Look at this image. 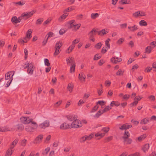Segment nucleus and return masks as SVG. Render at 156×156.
Masks as SVG:
<instances>
[{
  "label": "nucleus",
  "mask_w": 156,
  "mask_h": 156,
  "mask_svg": "<svg viewBox=\"0 0 156 156\" xmlns=\"http://www.w3.org/2000/svg\"><path fill=\"white\" fill-rule=\"evenodd\" d=\"M35 11L32 10L28 12H26L23 13L21 16L17 18L16 16L12 17L11 19V21L13 23H17L20 22L22 20H26L32 16L35 13Z\"/></svg>",
  "instance_id": "obj_1"
},
{
  "label": "nucleus",
  "mask_w": 156,
  "mask_h": 156,
  "mask_svg": "<svg viewBox=\"0 0 156 156\" xmlns=\"http://www.w3.org/2000/svg\"><path fill=\"white\" fill-rule=\"evenodd\" d=\"M82 126V123L80 120H77L76 119L72 122L71 124V128H77L80 127Z\"/></svg>",
  "instance_id": "obj_2"
},
{
  "label": "nucleus",
  "mask_w": 156,
  "mask_h": 156,
  "mask_svg": "<svg viewBox=\"0 0 156 156\" xmlns=\"http://www.w3.org/2000/svg\"><path fill=\"white\" fill-rule=\"evenodd\" d=\"M50 125V122L48 120H45L43 122L39 125V127L41 129H44L48 127Z\"/></svg>",
  "instance_id": "obj_3"
},
{
  "label": "nucleus",
  "mask_w": 156,
  "mask_h": 156,
  "mask_svg": "<svg viewBox=\"0 0 156 156\" xmlns=\"http://www.w3.org/2000/svg\"><path fill=\"white\" fill-rule=\"evenodd\" d=\"M22 122L24 124H29L31 122V119L29 117H23L20 118Z\"/></svg>",
  "instance_id": "obj_4"
},
{
  "label": "nucleus",
  "mask_w": 156,
  "mask_h": 156,
  "mask_svg": "<svg viewBox=\"0 0 156 156\" xmlns=\"http://www.w3.org/2000/svg\"><path fill=\"white\" fill-rule=\"evenodd\" d=\"M14 71H12L6 73L5 75L6 80H10L11 78H13V76L14 74Z\"/></svg>",
  "instance_id": "obj_5"
},
{
  "label": "nucleus",
  "mask_w": 156,
  "mask_h": 156,
  "mask_svg": "<svg viewBox=\"0 0 156 156\" xmlns=\"http://www.w3.org/2000/svg\"><path fill=\"white\" fill-rule=\"evenodd\" d=\"M24 128L23 125L21 124H18L13 127V129L16 131H21L23 130Z\"/></svg>",
  "instance_id": "obj_6"
},
{
  "label": "nucleus",
  "mask_w": 156,
  "mask_h": 156,
  "mask_svg": "<svg viewBox=\"0 0 156 156\" xmlns=\"http://www.w3.org/2000/svg\"><path fill=\"white\" fill-rule=\"evenodd\" d=\"M60 128L62 129L71 128V125H70L67 123L65 122L60 125Z\"/></svg>",
  "instance_id": "obj_7"
},
{
  "label": "nucleus",
  "mask_w": 156,
  "mask_h": 156,
  "mask_svg": "<svg viewBox=\"0 0 156 156\" xmlns=\"http://www.w3.org/2000/svg\"><path fill=\"white\" fill-rule=\"evenodd\" d=\"M43 138L42 135H39L35 139L34 141V144H37L40 143Z\"/></svg>",
  "instance_id": "obj_8"
},
{
  "label": "nucleus",
  "mask_w": 156,
  "mask_h": 156,
  "mask_svg": "<svg viewBox=\"0 0 156 156\" xmlns=\"http://www.w3.org/2000/svg\"><path fill=\"white\" fill-rule=\"evenodd\" d=\"M67 119L70 121H72L73 120L75 121L77 117L76 115H68L66 116Z\"/></svg>",
  "instance_id": "obj_9"
},
{
  "label": "nucleus",
  "mask_w": 156,
  "mask_h": 156,
  "mask_svg": "<svg viewBox=\"0 0 156 156\" xmlns=\"http://www.w3.org/2000/svg\"><path fill=\"white\" fill-rule=\"evenodd\" d=\"M74 20H72L68 23V24L69 25L68 26V29H74V27L76 26L75 23H74Z\"/></svg>",
  "instance_id": "obj_10"
},
{
  "label": "nucleus",
  "mask_w": 156,
  "mask_h": 156,
  "mask_svg": "<svg viewBox=\"0 0 156 156\" xmlns=\"http://www.w3.org/2000/svg\"><path fill=\"white\" fill-rule=\"evenodd\" d=\"M97 32V31L95 30L94 28L91 30L88 34L89 39L94 37V35H95V33Z\"/></svg>",
  "instance_id": "obj_11"
},
{
  "label": "nucleus",
  "mask_w": 156,
  "mask_h": 156,
  "mask_svg": "<svg viewBox=\"0 0 156 156\" xmlns=\"http://www.w3.org/2000/svg\"><path fill=\"white\" fill-rule=\"evenodd\" d=\"M129 136V133L128 131L125 130L124 136H122V138L124 140V141L126 142V139Z\"/></svg>",
  "instance_id": "obj_12"
},
{
  "label": "nucleus",
  "mask_w": 156,
  "mask_h": 156,
  "mask_svg": "<svg viewBox=\"0 0 156 156\" xmlns=\"http://www.w3.org/2000/svg\"><path fill=\"white\" fill-rule=\"evenodd\" d=\"M120 105V103L118 101H112L110 104V107L111 108L114 106H118Z\"/></svg>",
  "instance_id": "obj_13"
},
{
  "label": "nucleus",
  "mask_w": 156,
  "mask_h": 156,
  "mask_svg": "<svg viewBox=\"0 0 156 156\" xmlns=\"http://www.w3.org/2000/svg\"><path fill=\"white\" fill-rule=\"evenodd\" d=\"M97 32L98 33L99 35H103L104 34H106L108 33V31L107 30H105V29H102L100 31H98Z\"/></svg>",
  "instance_id": "obj_14"
},
{
  "label": "nucleus",
  "mask_w": 156,
  "mask_h": 156,
  "mask_svg": "<svg viewBox=\"0 0 156 156\" xmlns=\"http://www.w3.org/2000/svg\"><path fill=\"white\" fill-rule=\"evenodd\" d=\"M12 149L13 148H12L11 147L9 148L7 151L5 156H10L12 155V152L13 151Z\"/></svg>",
  "instance_id": "obj_15"
},
{
  "label": "nucleus",
  "mask_w": 156,
  "mask_h": 156,
  "mask_svg": "<svg viewBox=\"0 0 156 156\" xmlns=\"http://www.w3.org/2000/svg\"><path fill=\"white\" fill-rule=\"evenodd\" d=\"M35 129L34 127H31L30 126H27L25 128V130L28 132H32L33 130Z\"/></svg>",
  "instance_id": "obj_16"
},
{
  "label": "nucleus",
  "mask_w": 156,
  "mask_h": 156,
  "mask_svg": "<svg viewBox=\"0 0 156 156\" xmlns=\"http://www.w3.org/2000/svg\"><path fill=\"white\" fill-rule=\"evenodd\" d=\"M152 49L151 46H148L146 48L144 53L149 54L151 52Z\"/></svg>",
  "instance_id": "obj_17"
},
{
  "label": "nucleus",
  "mask_w": 156,
  "mask_h": 156,
  "mask_svg": "<svg viewBox=\"0 0 156 156\" xmlns=\"http://www.w3.org/2000/svg\"><path fill=\"white\" fill-rule=\"evenodd\" d=\"M76 64L75 63H73L70 66V72L71 73L72 72H74L75 71V69Z\"/></svg>",
  "instance_id": "obj_18"
},
{
  "label": "nucleus",
  "mask_w": 156,
  "mask_h": 156,
  "mask_svg": "<svg viewBox=\"0 0 156 156\" xmlns=\"http://www.w3.org/2000/svg\"><path fill=\"white\" fill-rule=\"evenodd\" d=\"M149 148V144H146L144 145L142 147V149L144 152H145L146 151L148 150Z\"/></svg>",
  "instance_id": "obj_19"
},
{
  "label": "nucleus",
  "mask_w": 156,
  "mask_h": 156,
  "mask_svg": "<svg viewBox=\"0 0 156 156\" xmlns=\"http://www.w3.org/2000/svg\"><path fill=\"white\" fill-rule=\"evenodd\" d=\"M149 121V119L147 118H145L142 119L140 122L141 124H145L148 123Z\"/></svg>",
  "instance_id": "obj_20"
},
{
  "label": "nucleus",
  "mask_w": 156,
  "mask_h": 156,
  "mask_svg": "<svg viewBox=\"0 0 156 156\" xmlns=\"http://www.w3.org/2000/svg\"><path fill=\"white\" fill-rule=\"evenodd\" d=\"M32 32L30 29L26 33V38H28L29 39H30L31 37Z\"/></svg>",
  "instance_id": "obj_21"
},
{
  "label": "nucleus",
  "mask_w": 156,
  "mask_h": 156,
  "mask_svg": "<svg viewBox=\"0 0 156 156\" xmlns=\"http://www.w3.org/2000/svg\"><path fill=\"white\" fill-rule=\"evenodd\" d=\"M103 113H102L101 110L100 109L98 112L94 116V118H98Z\"/></svg>",
  "instance_id": "obj_22"
},
{
  "label": "nucleus",
  "mask_w": 156,
  "mask_h": 156,
  "mask_svg": "<svg viewBox=\"0 0 156 156\" xmlns=\"http://www.w3.org/2000/svg\"><path fill=\"white\" fill-rule=\"evenodd\" d=\"M111 107L109 106H106L103 110H101L102 113L103 114L105 112L108 111H109L110 109H111Z\"/></svg>",
  "instance_id": "obj_23"
},
{
  "label": "nucleus",
  "mask_w": 156,
  "mask_h": 156,
  "mask_svg": "<svg viewBox=\"0 0 156 156\" xmlns=\"http://www.w3.org/2000/svg\"><path fill=\"white\" fill-rule=\"evenodd\" d=\"M62 46V44L60 42L58 41L56 42L55 45V49H59Z\"/></svg>",
  "instance_id": "obj_24"
},
{
  "label": "nucleus",
  "mask_w": 156,
  "mask_h": 156,
  "mask_svg": "<svg viewBox=\"0 0 156 156\" xmlns=\"http://www.w3.org/2000/svg\"><path fill=\"white\" fill-rule=\"evenodd\" d=\"M128 29H129L130 30L132 31H134L136 30H137L138 28L137 27V26L136 25H134L133 26L131 27L130 26H129L128 27Z\"/></svg>",
  "instance_id": "obj_25"
},
{
  "label": "nucleus",
  "mask_w": 156,
  "mask_h": 156,
  "mask_svg": "<svg viewBox=\"0 0 156 156\" xmlns=\"http://www.w3.org/2000/svg\"><path fill=\"white\" fill-rule=\"evenodd\" d=\"M139 24L141 26H146L147 25V24L145 20H142L139 22Z\"/></svg>",
  "instance_id": "obj_26"
},
{
  "label": "nucleus",
  "mask_w": 156,
  "mask_h": 156,
  "mask_svg": "<svg viewBox=\"0 0 156 156\" xmlns=\"http://www.w3.org/2000/svg\"><path fill=\"white\" fill-rule=\"evenodd\" d=\"M18 141V139H15L12 142V144L11 145L10 147L12 148H13L17 144Z\"/></svg>",
  "instance_id": "obj_27"
},
{
  "label": "nucleus",
  "mask_w": 156,
  "mask_h": 156,
  "mask_svg": "<svg viewBox=\"0 0 156 156\" xmlns=\"http://www.w3.org/2000/svg\"><path fill=\"white\" fill-rule=\"evenodd\" d=\"M99 108L98 105H96L90 111V113H93L96 111Z\"/></svg>",
  "instance_id": "obj_28"
},
{
  "label": "nucleus",
  "mask_w": 156,
  "mask_h": 156,
  "mask_svg": "<svg viewBox=\"0 0 156 156\" xmlns=\"http://www.w3.org/2000/svg\"><path fill=\"white\" fill-rule=\"evenodd\" d=\"M74 45L75 44L73 43L68 48L67 50L66 51V52L68 53H70L69 50L70 48H71V51H72L75 46Z\"/></svg>",
  "instance_id": "obj_29"
},
{
  "label": "nucleus",
  "mask_w": 156,
  "mask_h": 156,
  "mask_svg": "<svg viewBox=\"0 0 156 156\" xmlns=\"http://www.w3.org/2000/svg\"><path fill=\"white\" fill-rule=\"evenodd\" d=\"M50 150V148L49 147H48L46 148L45 150L42 152V154L44 155H47L48 152Z\"/></svg>",
  "instance_id": "obj_30"
},
{
  "label": "nucleus",
  "mask_w": 156,
  "mask_h": 156,
  "mask_svg": "<svg viewBox=\"0 0 156 156\" xmlns=\"http://www.w3.org/2000/svg\"><path fill=\"white\" fill-rule=\"evenodd\" d=\"M124 71L121 69H119L116 73V75L117 76H121L123 75Z\"/></svg>",
  "instance_id": "obj_31"
},
{
  "label": "nucleus",
  "mask_w": 156,
  "mask_h": 156,
  "mask_svg": "<svg viewBox=\"0 0 156 156\" xmlns=\"http://www.w3.org/2000/svg\"><path fill=\"white\" fill-rule=\"evenodd\" d=\"M86 140H87V138L86 136L85 135L83 137H82L80 139V141L81 143H83Z\"/></svg>",
  "instance_id": "obj_32"
},
{
  "label": "nucleus",
  "mask_w": 156,
  "mask_h": 156,
  "mask_svg": "<svg viewBox=\"0 0 156 156\" xmlns=\"http://www.w3.org/2000/svg\"><path fill=\"white\" fill-rule=\"evenodd\" d=\"M121 4H129L130 3V1L129 0H121Z\"/></svg>",
  "instance_id": "obj_33"
},
{
  "label": "nucleus",
  "mask_w": 156,
  "mask_h": 156,
  "mask_svg": "<svg viewBox=\"0 0 156 156\" xmlns=\"http://www.w3.org/2000/svg\"><path fill=\"white\" fill-rule=\"evenodd\" d=\"M124 38H120L117 42V43L119 44H121L124 41Z\"/></svg>",
  "instance_id": "obj_34"
},
{
  "label": "nucleus",
  "mask_w": 156,
  "mask_h": 156,
  "mask_svg": "<svg viewBox=\"0 0 156 156\" xmlns=\"http://www.w3.org/2000/svg\"><path fill=\"white\" fill-rule=\"evenodd\" d=\"M146 137V135L145 134L142 135L138 137V140L139 141H141L143 139H145Z\"/></svg>",
  "instance_id": "obj_35"
},
{
  "label": "nucleus",
  "mask_w": 156,
  "mask_h": 156,
  "mask_svg": "<svg viewBox=\"0 0 156 156\" xmlns=\"http://www.w3.org/2000/svg\"><path fill=\"white\" fill-rule=\"evenodd\" d=\"M99 16V14L98 13H92L91 15V18L93 19H95Z\"/></svg>",
  "instance_id": "obj_36"
},
{
  "label": "nucleus",
  "mask_w": 156,
  "mask_h": 156,
  "mask_svg": "<svg viewBox=\"0 0 156 156\" xmlns=\"http://www.w3.org/2000/svg\"><path fill=\"white\" fill-rule=\"evenodd\" d=\"M106 103V102L103 101H99L96 103L97 105L99 104L100 105L102 106L104 105Z\"/></svg>",
  "instance_id": "obj_37"
},
{
  "label": "nucleus",
  "mask_w": 156,
  "mask_h": 156,
  "mask_svg": "<svg viewBox=\"0 0 156 156\" xmlns=\"http://www.w3.org/2000/svg\"><path fill=\"white\" fill-rule=\"evenodd\" d=\"M102 44H101V43L99 42L94 47L97 49H100L101 48Z\"/></svg>",
  "instance_id": "obj_38"
},
{
  "label": "nucleus",
  "mask_w": 156,
  "mask_h": 156,
  "mask_svg": "<svg viewBox=\"0 0 156 156\" xmlns=\"http://www.w3.org/2000/svg\"><path fill=\"white\" fill-rule=\"evenodd\" d=\"M25 3V2L23 0H21L20 2H16L15 3V4H18L19 5H24Z\"/></svg>",
  "instance_id": "obj_39"
},
{
  "label": "nucleus",
  "mask_w": 156,
  "mask_h": 156,
  "mask_svg": "<svg viewBox=\"0 0 156 156\" xmlns=\"http://www.w3.org/2000/svg\"><path fill=\"white\" fill-rule=\"evenodd\" d=\"M34 70L31 68H28L27 70V73L28 74L32 75L33 74Z\"/></svg>",
  "instance_id": "obj_40"
},
{
  "label": "nucleus",
  "mask_w": 156,
  "mask_h": 156,
  "mask_svg": "<svg viewBox=\"0 0 156 156\" xmlns=\"http://www.w3.org/2000/svg\"><path fill=\"white\" fill-rule=\"evenodd\" d=\"M66 61L67 64L69 65H70V63H72V64H73V63H75L74 62L73 60H70L69 58H66Z\"/></svg>",
  "instance_id": "obj_41"
},
{
  "label": "nucleus",
  "mask_w": 156,
  "mask_h": 156,
  "mask_svg": "<svg viewBox=\"0 0 156 156\" xmlns=\"http://www.w3.org/2000/svg\"><path fill=\"white\" fill-rule=\"evenodd\" d=\"M44 64L45 65V66H50V64L49 63V61L48 59L47 58H45L44 59Z\"/></svg>",
  "instance_id": "obj_42"
},
{
  "label": "nucleus",
  "mask_w": 156,
  "mask_h": 156,
  "mask_svg": "<svg viewBox=\"0 0 156 156\" xmlns=\"http://www.w3.org/2000/svg\"><path fill=\"white\" fill-rule=\"evenodd\" d=\"M73 87V86H72V85L71 83H69L68 84L67 88L69 89V91H70V92H72Z\"/></svg>",
  "instance_id": "obj_43"
},
{
  "label": "nucleus",
  "mask_w": 156,
  "mask_h": 156,
  "mask_svg": "<svg viewBox=\"0 0 156 156\" xmlns=\"http://www.w3.org/2000/svg\"><path fill=\"white\" fill-rule=\"evenodd\" d=\"M75 27H74V29H73L72 30H76L77 29H79V28L80 27V24H75Z\"/></svg>",
  "instance_id": "obj_44"
},
{
  "label": "nucleus",
  "mask_w": 156,
  "mask_h": 156,
  "mask_svg": "<svg viewBox=\"0 0 156 156\" xmlns=\"http://www.w3.org/2000/svg\"><path fill=\"white\" fill-rule=\"evenodd\" d=\"M109 130V127H105L103 128L101 130L104 132V133H107Z\"/></svg>",
  "instance_id": "obj_45"
},
{
  "label": "nucleus",
  "mask_w": 156,
  "mask_h": 156,
  "mask_svg": "<svg viewBox=\"0 0 156 156\" xmlns=\"http://www.w3.org/2000/svg\"><path fill=\"white\" fill-rule=\"evenodd\" d=\"M105 135V133H98L95 134V136L96 137L100 136L101 137H102L104 136Z\"/></svg>",
  "instance_id": "obj_46"
},
{
  "label": "nucleus",
  "mask_w": 156,
  "mask_h": 156,
  "mask_svg": "<svg viewBox=\"0 0 156 156\" xmlns=\"http://www.w3.org/2000/svg\"><path fill=\"white\" fill-rule=\"evenodd\" d=\"M101 58V56L98 55V54H97L95 55L94 58V60H97Z\"/></svg>",
  "instance_id": "obj_47"
},
{
  "label": "nucleus",
  "mask_w": 156,
  "mask_h": 156,
  "mask_svg": "<svg viewBox=\"0 0 156 156\" xmlns=\"http://www.w3.org/2000/svg\"><path fill=\"white\" fill-rule=\"evenodd\" d=\"M66 31V30H65L64 29H61L59 31V34L60 35H62L65 33Z\"/></svg>",
  "instance_id": "obj_48"
},
{
  "label": "nucleus",
  "mask_w": 156,
  "mask_h": 156,
  "mask_svg": "<svg viewBox=\"0 0 156 156\" xmlns=\"http://www.w3.org/2000/svg\"><path fill=\"white\" fill-rule=\"evenodd\" d=\"M152 68L150 67H147L145 70V72L148 73L151 71L152 70Z\"/></svg>",
  "instance_id": "obj_49"
},
{
  "label": "nucleus",
  "mask_w": 156,
  "mask_h": 156,
  "mask_svg": "<svg viewBox=\"0 0 156 156\" xmlns=\"http://www.w3.org/2000/svg\"><path fill=\"white\" fill-rule=\"evenodd\" d=\"M107 48V47H103L101 50V53L103 54H104L106 53L108 49H106Z\"/></svg>",
  "instance_id": "obj_50"
},
{
  "label": "nucleus",
  "mask_w": 156,
  "mask_h": 156,
  "mask_svg": "<svg viewBox=\"0 0 156 156\" xmlns=\"http://www.w3.org/2000/svg\"><path fill=\"white\" fill-rule=\"evenodd\" d=\"M43 21V20L41 19H39L37 20L36 23L37 24H40Z\"/></svg>",
  "instance_id": "obj_51"
},
{
  "label": "nucleus",
  "mask_w": 156,
  "mask_h": 156,
  "mask_svg": "<svg viewBox=\"0 0 156 156\" xmlns=\"http://www.w3.org/2000/svg\"><path fill=\"white\" fill-rule=\"evenodd\" d=\"M74 9V8L72 7H70L67 8L65 10V11L66 12H69L71 11Z\"/></svg>",
  "instance_id": "obj_52"
},
{
  "label": "nucleus",
  "mask_w": 156,
  "mask_h": 156,
  "mask_svg": "<svg viewBox=\"0 0 156 156\" xmlns=\"http://www.w3.org/2000/svg\"><path fill=\"white\" fill-rule=\"evenodd\" d=\"M27 143V140L24 139L23 140L21 143V145L22 146H25L26 145Z\"/></svg>",
  "instance_id": "obj_53"
},
{
  "label": "nucleus",
  "mask_w": 156,
  "mask_h": 156,
  "mask_svg": "<svg viewBox=\"0 0 156 156\" xmlns=\"http://www.w3.org/2000/svg\"><path fill=\"white\" fill-rule=\"evenodd\" d=\"M87 138V140H90L93 136L94 134L93 133H91L88 136L87 135H86Z\"/></svg>",
  "instance_id": "obj_54"
},
{
  "label": "nucleus",
  "mask_w": 156,
  "mask_h": 156,
  "mask_svg": "<svg viewBox=\"0 0 156 156\" xmlns=\"http://www.w3.org/2000/svg\"><path fill=\"white\" fill-rule=\"evenodd\" d=\"M27 64L24 65L23 66V67L24 69H26L27 68H28V67L29 66V62L27 61Z\"/></svg>",
  "instance_id": "obj_55"
},
{
  "label": "nucleus",
  "mask_w": 156,
  "mask_h": 156,
  "mask_svg": "<svg viewBox=\"0 0 156 156\" xmlns=\"http://www.w3.org/2000/svg\"><path fill=\"white\" fill-rule=\"evenodd\" d=\"M47 35H48V37L47 38L48 39L49 38L52 37L53 36L54 34L51 32H49L48 33Z\"/></svg>",
  "instance_id": "obj_56"
},
{
  "label": "nucleus",
  "mask_w": 156,
  "mask_h": 156,
  "mask_svg": "<svg viewBox=\"0 0 156 156\" xmlns=\"http://www.w3.org/2000/svg\"><path fill=\"white\" fill-rule=\"evenodd\" d=\"M126 125L125 124L122 125L119 127V129L121 130H126Z\"/></svg>",
  "instance_id": "obj_57"
},
{
  "label": "nucleus",
  "mask_w": 156,
  "mask_h": 156,
  "mask_svg": "<svg viewBox=\"0 0 156 156\" xmlns=\"http://www.w3.org/2000/svg\"><path fill=\"white\" fill-rule=\"evenodd\" d=\"M116 57L115 56L112 58L111 59V61L115 64L117 63L116 60L115 59H116Z\"/></svg>",
  "instance_id": "obj_58"
},
{
  "label": "nucleus",
  "mask_w": 156,
  "mask_h": 156,
  "mask_svg": "<svg viewBox=\"0 0 156 156\" xmlns=\"http://www.w3.org/2000/svg\"><path fill=\"white\" fill-rule=\"evenodd\" d=\"M85 101H83V100H80L78 103V106H81L83 103H84Z\"/></svg>",
  "instance_id": "obj_59"
},
{
  "label": "nucleus",
  "mask_w": 156,
  "mask_h": 156,
  "mask_svg": "<svg viewBox=\"0 0 156 156\" xmlns=\"http://www.w3.org/2000/svg\"><path fill=\"white\" fill-rule=\"evenodd\" d=\"M85 78L86 76L85 75H83L82 74H81V76L79 79L80 80H82L83 79V80L84 81Z\"/></svg>",
  "instance_id": "obj_60"
},
{
  "label": "nucleus",
  "mask_w": 156,
  "mask_h": 156,
  "mask_svg": "<svg viewBox=\"0 0 156 156\" xmlns=\"http://www.w3.org/2000/svg\"><path fill=\"white\" fill-rule=\"evenodd\" d=\"M13 80V78H11L10 80H9L6 83V87H8L10 84L12 80Z\"/></svg>",
  "instance_id": "obj_61"
},
{
  "label": "nucleus",
  "mask_w": 156,
  "mask_h": 156,
  "mask_svg": "<svg viewBox=\"0 0 156 156\" xmlns=\"http://www.w3.org/2000/svg\"><path fill=\"white\" fill-rule=\"evenodd\" d=\"M59 52L60 51L59 49H55V50L54 53V55L55 56H56L59 53Z\"/></svg>",
  "instance_id": "obj_62"
},
{
  "label": "nucleus",
  "mask_w": 156,
  "mask_h": 156,
  "mask_svg": "<svg viewBox=\"0 0 156 156\" xmlns=\"http://www.w3.org/2000/svg\"><path fill=\"white\" fill-rule=\"evenodd\" d=\"M148 98L149 99H150L152 101H154L155 100V96L154 95H150L148 97Z\"/></svg>",
  "instance_id": "obj_63"
},
{
  "label": "nucleus",
  "mask_w": 156,
  "mask_h": 156,
  "mask_svg": "<svg viewBox=\"0 0 156 156\" xmlns=\"http://www.w3.org/2000/svg\"><path fill=\"white\" fill-rule=\"evenodd\" d=\"M152 67L155 69L153 70V71L156 72V62H154L152 64Z\"/></svg>",
  "instance_id": "obj_64"
}]
</instances>
